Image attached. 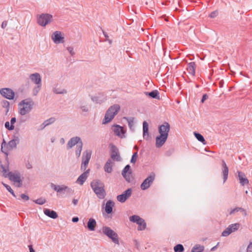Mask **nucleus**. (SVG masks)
<instances>
[{
    "mask_svg": "<svg viewBox=\"0 0 252 252\" xmlns=\"http://www.w3.org/2000/svg\"><path fill=\"white\" fill-rule=\"evenodd\" d=\"M34 103L31 99H26L22 100L18 105V112L24 116L29 114L32 109Z\"/></svg>",
    "mask_w": 252,
    "mask_h": 252,
    "instance_id": "1",
    "label": "nucleus"
},
{
    "mask_svg": "<svg viewBox=\"0 0 252 252\" xmlns=\"http://www.w3.org/2000/svg\"><path fill=\"white\" fill-rule=\"evenodd\" d=\"M120 110V106L118 104L111 106L106 111L103 124H106L109 123L118 114Z\"/></svg>",
    "mask_w": 252,
    "mask_h": 252,
    "instance_id": "2",
    "label": "nucleus"
},
{
    "mask_svg": "<svg viewBox=\"0 0 252 252\" xmlns=\"http://www.w3.org/2000/svg\"><path fill=\"white\" fill-rule=\"evenodd\" d=\"M91 185L94 191L99 198L104 199L105 198V191L103 184L97 181H94L91 183Z\"/></svg>",
    "mask_w": 252,
    "mask_h": 252,
    "instance_id": "3",
    "label": "nucleus"
},
{
    "mask_svg": "<svg viewBox=\"0 0 252 252\" xmlns=\"http://www.w3.org/2000/svg\"><path fill=\"white\" fill-rule=\"evenodd\" d=\"M102 230L104 235L110 239L116 245H119L118 235L115 231L108 226L103 227Z\"/></svg>",
    "mask_w": 252,
    "mask_h": 252,
    "instance_id": "4",
    "label": "nucleus"
},
{
    "mask_svg": "<svg viewBox=\"0 0 252 252\" xmlns=\"http://www.w3.org/2000/svg\"><path fill=\"white\" fill-rule=\"evenodd\" d=\"M3 174L5 177H8L9 179L13 182L14 185L16 187H20L22 185V182L20 177L18 174L11 172H8V171L3 169L2 170Z\"/></svg>",
    "mask_w": 252,
    "mask_h": 252,
    "instance_id": "5",
    "label": "nucleus"
},
{
    "mask_svg": "<svg viewBox=\"0 0 252 252\" xmlns=\"http://www.w3.org/2000/svg\"><path fill=\"white\" fill-rule=\"evenodd\" d=\"M32 82L36 85V87L33 90L34 95H36L41 87V77L38 73L32 74L29 76Z\"/></svg>",
    "mask_w": 252,
    "mask_h": 252,
    "instance_id": "6",
    "label": "nucleus"
},
{
    "mask_svg": "<svg viewBox=\"0 0 252 252\" xmlns=\"http://www.w3.org/2000/svg\"><path fill=\"white\" fill-rule=\"evenodd\" d=\"M51 37L52 40L55 44H63L64 42V34L61 31L54 32Z\"/></svg>",
    "mask_w": 252,
    "mask_h": 252,
    "instance_id": "7",
    "label": "nucleus"
},
{
    "mask_svg": "<svg viewBox=\"0 0 252 252\" xmlns=\"http://www.w3.org/2000/svg\"><path fill=\"white\" fill-rule=\"evenodd\" d=\"M53 20V17L51 15L48 14H43L38 16L37 18L38 24L42 26L45 27L47 25L50 23Z\"/></svg>",
    "mask_w": 252,
    "mask_h": 252,
    "instance_id": "8",
    "label": "nucleus"
},
{
    "mask_svg": "<svg viewBox=\"0 0 252 252\" xmlns=\"http://www.w3.org/2000/svg\"><path fill=\"white\" fill-rule=\"evenodd\" d=\"M129 220L132 222H135L138 225L139 230H144L146 228V223L145 220L139 216L133 215L129 217Z\"/></svg>",
    "mask_w": 252,
    "mask_h": 252,
    "instance_id": "9",
    "label": "nucleus"
},
{
    "mask_svg": "<svg viewBox=\"0 0 252 252\" xmlns=\"http://www.w3.org/2000/svg\"><path fill=\"white\" fill-rule=\"evenodd\" d=\"M0 94L2 97L8 100H13L15 97V92L9 88H2L0 89Z\"/></svg>",
    "mask_w": 252,
    "mask_h": 252,
    "instance_id": "10",
    "label": "nucleus"
},
{
    "mask_svg": "<svg viewBox=\"0 0 252 252\" xmlns=\"http://www.w3.org/2000/svg\"><path fill=\"white\" fill-rule=\"evenodd\" d=\"M240 226L239 223H232L228 225V226L222 232L221 236L223 237H227L232 233L237 231Z\"/></svg>",
    "mask_w": 252,
    "mask_h": 252,
    "instance_id": "11",
    "label": "nucleus"
},
{
    "mask_svg": "<svg viewBox=\"0 0 252 252\" xmlns=\"http://www.w3.org/2000/svg\"><path fill=\"white\" fill-rule=\"evenodd\" d=\"M92 155V152L90 151H87L83 155L82 157V162L81 166V169L82 170H85L86 167L89 163L90 159Z\"/></svg>",
    "mask_w": 252,
    "mask_h": 252,
    "instance_id": "12",
    "label": "nucleus"
},
{
    "mask_svg": "<svg viewBox=\"0 0 252 252\" xmlns=\"http://www.w3.org/2000/svg\"><path fill=\"white\" fill-rule=\"evenodd\" d=\"M112 130L114 134L118 137L124 138L125 136L126 131L124 130L123 127L119 125H113L112 126Z\"/></svg>",
    "mask_w": 252,
    "mask_h": 252,
    "instance_id": "13",
    "label": "nucleus"
},
{
    "mask_svg": "<svg viewBox=\"0 0 252 252\" xmlns=\"http://www.w3.org/2000/svg\"><path fill=\"white\" fill-rule=\"evenodd\" d=\"M155 177V175L154 173H152L150 175L147 177L141 185V188L143 190H145L148 189L151 184L154 181Z\"/></svg>",
    "mask_w": 252,
    "mask_h": 252,
    "instance_id": "14",
    "label": "nucleus"
},
{
    "mask_svg": "<svg viewBox=\"0 0 252 252\" xmlns=\"http://www.w3.org/2000/svg\"><path fill=\"white\" fill-rule=\"evenodd\" d=\"M170 130V125L167 123H165L161 125L159 127V135H162L168 137V133Z\"/></svg>",
    "mask_w": 252,
    "mask_h": 252,
    "instance_id": "15",
    "label": "nucleus"
},
{
    "mask_svg": "<svg viewBox=\"0 0 252 252\" xmlns=\"http://www.w3.org/2000/svg\"><path fill=\"white\" fill-rule=\"evenodd\" d=\"M132 190L131 189H128L124 191L122 194L119 195L117 197L118 201L123 203L131 195Z\"/></svg>",
    "mask_w": 252,
    "mask_h": 252,
    "instance_id": "16",
    "label": "nucleus"
},
{
    "mask_svg": "<svg viewBox=\"0 0 252 252\" xmlns=\"http://www.w3.org/2000/svg\"><path fill=\"white\" fill-rule=\"evenodd\" d=\"M79 143H82L80 138L79 137H75L71 138L67 144V147L68 149H71L73 146L76 145V147L79 144Z\"/></svg>",
    "mask_w": 252,
    "mask_h": 252,
    "instance_id": "17",
    "label": "nucleus"
},
{
    "mask_svg": "<svg viewBox=\"0 0 252 252\" xmlns=\"http://www.w3.org/2000/svg\"><path fill=\"white\" fill-rule=\"evenodd\" d=\"M167 137L162 135H158L156 137V146L157 148L161 147L165 142Z\"/></svg>",
    "mask_w": 252,
    "mask_h": 252,
    "instance_id": "18",
    "label": "nucleus"
},
{
    "mask_svg": "<svg viewBox=\"0 0 252 252\" xmlns=\"http://www.w3.org/2000/svg\"><path fill=\"white\" fill-rule=\"evenodd\" d=\"M114 203L112 200L108 201L105 205V211L107 214H111L113 211Z\"/></svg>",
    "mask_w": 252,
    "mask_h": 252,
    "instance_id": "19",
    "label": "nucleus"
},
{
    "mask_svg": "<svg viewBox=\"0 0 252 252\" xmlns=\"http://www.w3.org/2000/svg\"><path fill=\"white\" fill-rule=\"evenodd\" d=\"M89 172V170H87L85 171L83 173H82L77 179L76 182L79 184L80 185H82L87 178V174Z\"/></svg>",
    "mask_w": 252,
    "mask_h": 252,
    "instance_id": "20",
    "label": "nucleus"
},
{
    "mask_svg": "<svg viewBox=\"0 0 252 252\" xmlns=\"http://www.w3.org/2000/svg\"><path fill=\"white\" fill-rule=\"evenodd\" d=\"M96 225V221L94 219L90 218L89 219L87 223V227L90 231H94L95 230Z\"/></svg>",
    "mask_w": 252,
    "mask_h": 252,
    "instance_id": "21",
    "label": "nucleus"
},
{
    "mask_svg": "<svg viewBox=\"0 0 252 252\" xmlns=\"http://www.w3.org/2000/svg\"><path fill=\"white\" fill-rule=\"evenodd\" d=\"M238 174L239 180L241 184L243 186L248 184L249 181L245 175L241 172H238Z\"/></svg>",
    "mask_w": 252,
    "mask_h": 252,
    "instance_id": "22",
    "label": "nucleus"
},
{
    "mask_svg": "<svg viewBox=\"0 0 252 252\" xmlns=\"http://www.w3.org/2000/svg\"><path fill=\"white\" fill-rule=\"evenodd\" d=\"M5 147H7L8 149L12 150L14 147H16V142L14 140H11L7 144L4 141L1 144V150H4Z\"/></svg>",
    "mask_w": 252,
    "mask_h": 252,
    "instance_id": "23",
    "label": "nucleus"
},
{
    "mask_svg": "<svg viewBox=\"0 0 252 252\" xmlns=\"http://www.w3.org/2000/svg\"><path fill=\"white\" fill-rule=\"evenodd\" d=\"M223 169L222 170V173L223 175V183L225 182L226 181L228 175V168L226 165V163L224 161L222 162Z\"/></svg>",
    "mask_w": 252,
    "mask_h": 252,
    "instance_id": "24",
    "label": "nucleus"
},
{
    "mask_svg": "<svg viewBox=\"0 0 252 252\" xmlns=\"http://www.w3.org/2000/svg\"><path fill=\"white\" fill-rule=\"evenodd\" d=\"M44 214L48 217L55 219L58 217L57 213L54 211H51L48 209H46L44 211Z\"/></svg>",
    "mask_w": 252,
    "mask_h": 252,
    "instance_id": "25",
    "label": "nucleus"
},
{
    "mask_svg": "<svg viewBox=\"0 0 252 252\" xmlns=\"http://www.w3.org/2000/svg\"><path fill=\"white\" fill-rule=\"evenodd\" d=\"M16 119L15 117L11 118L10 123L6 122L5 123V127L8 130H13L14 128V124L16 123Z\"/></svg>",
    "mask_w": 252,
    "mask_h": 252,
    "instance_id": "26",
    "label": "nucleus"
},
{
    "mask_svg": "<svg viewBox=\"0 0 252 252\" xmlns=\"http://www.w3.org/2000/svg\"><path fill=\"white\" fill-rule=\"evenodd\" d=\"M129 170L130 166L129 165H126L122 171V174L126 180H128L129 179V175L130 174Z\"/></svg>",
    "mask_w": 252,
    "mask_h": 252,
    "instance_id": "27",
    "label": "nucleus"
},
{
    "mask_svg": "<svg viewBox=\"0 0 252 252\" xmlns=\"http://www.w3.org/2000/svg\"><path fill=\"white\" fill-rule=\"evenodd\" d=\"M188 70L189 71V73L190 75L194 76L195 73V67L194 63L191 62L188 64Z\"/></svg>",
    "mask_w": 252,
    "mask_h": 252,
    "instance_id": "28",
    "label": "nucleus"
},
{
    "mask_svg": "<svg viewBox=\"0 0 252 252\" xmlns=\"http://www.w3.org/2000/svg\"><path fill=\"white\" fill-rule=\"evenodd\" d=\"M143 137H148L149 136V125L146 121L143 123Z\"/></svg>",
    "mask_w": 252,
    "mask_h": 252,
    "instance_id": "29",
    "label": "nucleus"
},
{
    "mask_svg": "<svg viewBox=\"0 0 252 252\" xmlns=\"http://www.w3.org/2000/svg\"><path fill=\"white\" fill-rule=\"evenodd\" d=\"M51 188L57 192H61L63 190H65L67 189V187L65 186H58L52 184Z\"/></svg>",
    "mask_w": 252,
    "mask_h": 252,
    "instance_id": "30",
    "label": "nucleus"
},
{
    "mask_svg": "<svg viewBox=\"0 0 252 252\" xmlns=\"http://www.w3.org/2000/svg\"><path fill=\"white\" fill-rule=\"evenodd\" d=\"M146 94L153 98H157L159 99L160 97L159 93L157 90H154L150 93H146Z\"/></svg>",
    "mask_w": 252,
    "mask_h": 252,
    "instance_id": "31",
    "label": "nucleus"
},
{
    "mask_svg": "<svg viewBox=\"0 0 252 252\" xmlns=\"http://www.w3.org/2000/svg\"><path fill=\"white\" fill-rule=\"evenodd\" d=\"M194 136L197 140L202 143L204 145L206 144V142L204 137L200 133L194 132L193 133Z\"/></svg>",
    "mask_w": 252,
    "mask_h": 252,
    "instance_id": "32",
    "label": "nucleus"
},
{
    "mask_svg": "<svg viewBox=\"0 0 252 252\" xmlns=\"http://www.w3.org/2000/svg\"><path fill=\"white\" fill-rule=\"evenodd\" d=\"M126 120L128 126L131 130H133L135 125V120L133 118H125Z\"/></svg>",
    "mask_w": 252,
    "mask_h": 252,
    "instance_id": "33",
    "label": "nucleus"
},
{
    "mask_svg": "<svg viewBox=\"0 0 252 252\" xmlns=\"http://www.w3.org/2000/svg\"><path fill=\"white\" fill-rule=\"evenodd\" d=\"M203 250L204 247L203 246L196 245L192 248L191 252H203Z\"/></svg>",
    "mask_w": 252,
    "mask_h": 252,
    "instance_id": "34",
    "label": "nucleus"
},
{
    "mask_svg": "<svg viewBox=\"0 0 252 252\" xmlns=\"http://www.w3.org/2000/svg\"><path fill=\"white\" fill-rule=\"evenodd\" d=\"M184 250V247L181 244H178L174 247V250L175 252H183Z\"/></svg>",
    "mask_w": 252,
    "mask_h": 252,
    "instance_id": "35",
    "label": "nucleus"
},
{
    "mask_svg": "<svg viewBox=\"0 0 252 252\" xmlns=\"http://www.w3.org/2000/svg\"><path fill=\"white\" fill-rule=\"evenodd\" d=\"M105 171L107 173H111L112 170V166L110 162H107L104 167Z\"/></svg>",
    "mask_w": 252,
    "mask_h": 252,
    "instance_id": "36",
    "label": "nucleus"
},
{
    "mask_svg": "<svg viewBox=\"0 0 252 252\" xmlns=\"http://www.w3.org/2000/svg\"><path fill=\"white\" fill-rule=\"evenodd\" d=\"M82 146H83L82 143H79V145L77 147H76L77 149L76 150V155L77 158H79L80 156L81 153L82 151Z\"/></svg>",
    "mask_w": 252,
    "mask_h": 252,
    "instance_id": "37",
    "label": "nucleus"
},
{
    "mask_svg": "<svg viewBox=\"0 0 252 252\" xmlns=\"http://www.w3.org/2000/svg\"><path fill=\"white\" fill-rule=\"evenodd\" d=\"M3 186L6 189L14 196V197H15L16 195L13 191V190H12V189L11 188V187L5 184H4L3 183L2 184Z\"/></svg>",
    "mask_w": 252,
    "mask_h": 252,
    "instance_id": "38",
    "label": "nucleus"
},
{
    "mask_svg": "<svg viewBox=\"0 0 252 252\" xmlns=\"http://www.w3.org/2000/svg\"><path fill=\"white\" fill-rule=\"evenodd\" d=\"M55 121V119L54 118H50L48 120H47L45 121L43 123V125H44V127L52 124Z\"/></svg>",
    "mask_w": 252,
    "mask_h": 252,
    "instance_id": "39",
    "label": "nucleus"
},
{
    "mask_svg": "<svg viewBox=\"0 0 252 252\" xmlns=\"http://www.w3.org/2000/svg\"><path fill=\"white\" fill-rule=\"evenodd\" d=\"M54 93L56 94H63L66 93V90L64 89H55L54 90Z\"/></svg>",
    "mask_w": 252,
    "mask_h": 252,
    "instance_id": "40",
    "label": "nucleus"
},
{
    "mask_svg": "<svg viewBox=\"0 0 252 252\" xmlns=\"http://www.w3.org/2000/svg\"><path fill=\"white\" fill-rule=\"evenodd\" d=\"M137 158V154L136 153L133 154L131 159V162L133 163H135L136 161Z\"/></svg>",
    "mask_w": 252,
    "mask_h": 252,
    "instance_id": "41",
    "label": "nucleus"
},
{
    "mask_svg": "<svg viewBox=\"0 0 252 252\" xmlns=\"http://www.w3.org/2000/svg\"><path fill=\"white\" fill-rule=\"evenodd\" d=\"M35 202L38 204L42 205L45 203L44 199H38L35 201Z\"/></svg>",
    "mask_w": 252,
    "mask_h": 252,
    "instance_id": "42",
    "label": "nucleus"
},
{
    "mask_svg": "<svg viewBox=\"0 0 252 252\" xmlns=\"http://www.w3.org/2000/svg\"><path fill=\"white\" fill-rule=\"evenodd\" d=\"M246 252H252V242H250L247 248Z\"/></svg>",
    "mask_w": 252,
    "mask_h": 252,
    "instance_id": "43",
    "label": "nucleus"
},
{
    "mask_svg": "<svg viewBox=\"0 0 252 252\" xmlns=\"http://www.w3.org/2000/svg\"><path fill=\"white\" fill-rule=\"evenodd\" d=\"M67 50L71 54L73 55L74 54L73 48L71 47H69L67 48Z\"/></svg>",
    "mask_w": 252,
    "mask_h": 252,
    "instance_id": "44",
    "label": "nucleus"
},
{
    "mask_svg": "<svg viewBox=\"0 0 252 252\" xmlns=\"http://www.w3.org/2000/svg\"><path fill=\"white\" fill-rule=\"evenodd\" d=\"M4 150H1V151L3 153H5L6 155H7L8 152L11 150V149H8L7 147H5Z\"/></svg>",
    "mask_w": 252,
    "mask_h": 252,
    "instance_id": "45",
    "label": "nucleus"
},
{
    "mask_svg": "<svg viewBox=\"0 0 252 252\" xmlns=\"http://www.w3.org/2000/svg\"><path fill=\"white\" fill-rule=\"evenodd\" d=\"M21 198L25 200H28L29 199V196L25 194L21 195Z\"/></svg>",
    "mask_w": 252,
    "mask_h": 252,
    "instance_id": "46",
    "label": "nucleus"
},
{
    "mask_svg": "<svg viewBox=\"0 0 252 252\" xmlns=\"http://www.w3.org/2000/svg\"><path fill=\"white\" fill-rule=\"evenodd\" d=\"M217 14V11H214L210 14V17L211 18H214L216 16Z\"/></svg>",
    "mask_w": 252,
    "mask_h": 252,
    "instance_id": "47",
    "label": "nucleus"
},
{
    "mask_svg": "<svg viewBox=\"0 0 252 252\" xmlns=\"http://www.w3.org/2000/svg\"><path fill=\"white\" fill-rule=\"evenodd\" d=\"M78 220H79V218L78 217H74L72 220V221L73 222H77L78 221Z\"/></svg>",
    "mask_w": 252,
    "mask_h": 252,
    "instance_id": "48",
    "label": "nucleus"
},
{
    "mask_svg": "<svg viewBox=\"0 0 252 252\" xmlns=\"http://www.w3.org/2000/svg\"><path fill=\"white\" fill-rule=\"evenodd\" d=\"M207 97V94H204L202 96V100H201V101L202 102H203L204 101V100L206 99Z\"/></svg>",
    "mask_w": 252,
    "mask_h": 252,
    "instance_id": "49",
    "label": "nucleus"
},
{
    "mask_svg": "<svg viewBox=\"0 0 252 252\" xmlns=\"http://www.w3.org/2000/svg\"><path fill=\"white\" fill-rule=\"evenodd\" d=\"M78 199H74L73 200L72 202L74 205H76L78 204Z\"/></svg>",
    "mask_w": 252,
    "mask_h": 252,
    "instance_id": "50",
    "label": "nucleus"
},
{
    "mask_svg": "<svg viewBox=\"0 0 252 252\" xmlns=\"http://www.w3.org/2000/svg\"><path fill=\"white\" fill-rule=\"evenodd\" d=\"M112 158L114 159H116L117 160H119L120 158V156L119 155H116V156H112Z\"/></svg>",
    "mask_w": 252,
    "mask_h": 252,
    "instance_id": "51",
    "label": "nucleus"
},
{
    "mask_svg": "<svg viewBox=\"0 0 252 252\" xmlns=\"http://www.w3.org/2000/svg\"><path fill=\"white\" fill-rule=\"evenodd\" d=\"M29 250L30 252H35L34 250H33L32 247V246H29Z\"/></svg>",
    "mask_w": 252,
    "mask_h": 252,
    "instance_id": "52",
    "label": "nucleus"
},
{
    "mask_svg": "<svg viewBox=\"0 0 252 252\" xmlns=\"http://www.w3.org/2000/svg\"><path fill=\"white\" fill-rule=\"evenodd\" d=\"M27 168L30 169L32 167V165L31 163H29L26 165Z\"/></svg>",
    "mask_w": 252,
    "mask_h": 252,
    "instance_id": "53",
    "label": "nucleus"
},
{
    "mask_svg": "<svg viewBox=\"0 0 252 252\" xmlns=\"http://www.w3.org/2000/svg\"><path fill=\"white\" fill-rule=\"evenodd\" d=\"M1 26H2V28H4V27H6V23H2V25H1Z\"/></svg>",
    "mask_w": 252,
    "mask_h": 252,
    "instance_id": "54",
    "label": "nucleus"
},
{
    "mask_svg": "<svg viewBox=\"0 0 252 252\" xmlns=\"http://www.w3.org/2000/svg\"><path fill=\"white\" fill-rule=\"evenodd\" d=\"M61 142L62 143H63H63H64V142H65V141H64V140L63 138H62V139H61Z\"/></svg>",
    "mask_w": 252,
    "mask_h": 252,
    "instance_id": "55",
    "label": "nucleus"
},
{
    "mask_svg": "<svg viewBox=\"0 0 252 252\" xmlns=\"http://www.w3.org/2000/svg\"><path fill=\"white\" fill-rule=\"evenodd\" d=\"M216 246H215V247H213V248L211 249V250H212V251H214V250H215L216 249Z\"/></svg>",
    "mask_w": 252,
    "mask_h": 252,
    "instance_id": "56",
    "label": "nucleus"
}]
</instances>
